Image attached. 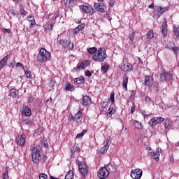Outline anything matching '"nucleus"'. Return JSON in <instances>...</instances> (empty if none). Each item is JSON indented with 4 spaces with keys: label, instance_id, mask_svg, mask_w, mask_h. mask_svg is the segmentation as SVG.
Segmentation results:
<instances>
[{
    "label": "nucleus",
    "instance_id": "nucleus-46",
    "mask_svg": "<svg viewBox=\"0 0 179 179\" xmlns=\"http://www.w3.org/2000/svg\"><path fill=\"white\" fill-rule=\"evenodd\" d=\"M30 23V27H34L36 26V21H33V20H31V22H29Z\"/></svg>",
    "mask_w": 179,
    "mask_h": 179
},
{
    "label": "nucleus",
    "instance_id": "nucleus-34",
    "mask_svg": "<svg viewBox=\"0 0 179 179\" xmlns=\"http://www.w3.org/2000/svg\"><path fill=\"white\" fill-rule=\"evenodd\" d=\"M85 132H86V131L83 130L81 133L78 134L76 138V139H82V138H83Z\"/></svg>",
    "mask_w": 179,
    "mask_h": 179
},
{
    "label": "nucleus",
    "instance_id": "nucleus-27",
    "mask_svg": "<svg viewBox=\"0 0 179 179\" xmlns=\"http://www.w3.org/2000/svg\"><path fill=\"white\" fill-rule=\"evenodd\" d=\"M173 34L176 37V38H178V37H179V27L178 26L174 25V27H173Z\"/></svg>",
    "mask_w": 179,
    "mask_h": 179
},
{
    "label": "nucleus",
    "instance_id": "nucleus-2",
    "mask_svg": "<svg viewBox=\"0 0 179 179\" xmlns=\"http://www.w3.org/2000/svg\"><path fill=\"white\" fill-rule=\"evenodd\" d=\"M51 59V53L47 51L45 48H41L39 51V53L37 56V61L38 62H47V61H50Z\"/></svg>",
    "mask_w": 179,
    "mask_h": 179
},
{
    "label": "nucleus",
    "instance_id": "nucleus-47",
    "mask_svg": "<svg viewBox=\"0 0 179 179\" xmlns=\"http://www.w3.org/2000/svg\"><path fill=\"white\" fill-rule=\"evenodd\" d=\"M57 17H59V11H57L53 17V19L56 20Z\"/></svg>",
    "mask_w": 179,
    "mask_h": 179
},
{
    "label": "nucleus",
    "instance_id": "nucleus-15",
    "mask_svg": "<svg viewBox=\"0 0 179 179\" xmlns=\"http://www.w3.org/2000/svg\"><path fill=\"white\" fill-rule=\"evenodd\" d=\"M72 120H75L77 124L82 122V120H83V117H82V111L78 110L75 116H71Z\"/></svg>",
    "mask_w": 179,
    "mask_h": 179
},
{
    "label": "nucleus",
    "instance_id": "nucleus-32",
    "mask_svg": "<svg viewBox=\"0 0 179 179\" xmlns=\"http://www.w3.org/2000/svg\"><path fill=\"white\" fill-rule=\"evenodd\" d=\"M108 148H110L109 145H105L103 147H102L100 150L101 153H107V150H108Z\"/></svg>",
    "mask_w": 179,
    "mask_h": 179
},
{
    "label": "nucleus",
    "instance_id": "nucleus-31",
    "mask_svg": "<svg viewBox=\"0 0 179 179\" xmlns=\"http://www.w3.org/2000/svg\"><path fill=\"white\" fill-rule=\"evenodd\" d=\"M98 50L97 48L96 47H92V48H90L87 50V52L89 54H96V52H97Z\"/></svg>",
    "mask_w": 179,
    "mask_h": 179
},
{
    "label": "nucleus",
    "instance_id": "nucleus-50",
    "mask_svg": "<svg viewBox=\"0 0 179 179\" xmlns=\"http://www.w3.org/2000/svg\"><path fill=\"white\" fill-rule=\"evenodd\" d=\"M59 44H60V45H63L64 48L65 45H65L66 44L65 41H63V40L59 41Z\"/></svg>",
    "mask_w": 179,
    "mask_h": 179
},
{
    "label": "nucleus",
    "instance_id": "nucleus-26",
    "mask_svg": "<svg viewBox=\"0 0 179 179\" xmlns=\"http://www.w3.org/2000/svg\"><path fill=\"white\" fill-rule=\"evenodd\" d=\"M122 86H123V88L125 89V90H128V77L125 76L123 78Z\"/></svg>",
    "mask_w": 179,
    "mask_h": 179
},
{
    "label": "nucleus",
    "instance_id": "nucleus-20",
    "mask_svg": "<svg viewBox=\"0 0 179 179\" xmlns=\"http://www.w3.org/2000/svg\"><path fill=\"white\" fill-rule=\"evenodd\" d=\"M134 127L138 130L143 129V125H142V122L134 120L133 122Z\"/></svg>",
    "mask_w": 179,
    "mask_h": 179
},
{
    "label": "nucleus",
    "instance_id": "nucleus-22",
    "mask_svg": "<svg viewBox=\"0 0 179 179\" xmlns=\"http://www.w3.org/2000/svg\"><path fill=\"white\" fill-rule=\"evenodd\" d=\"M151 156L153 157L154 160H156V162H159L160 160V154L157 151L151 152Z\"/></svg>",
    "mask_w": 179,
    "mask_h": 179
},
{
    "label": "nucleus",
    "instance_id": "nucleus-40",
    "mask_svg": "<svg viewBox=\"0 0 179 179\" xmlns=\"http://www.w3.org/2000/svg\"><path fill=\"white\" fill-rule=\"evenodd\" d=\"M25 76L27 78H31V72L30 71L26 70L24 69Z\"/></svg>",
    "mask_w": 179,
    "mask_h": 179
},
{
    "label": "nucleus",
    "instance_id": "nucleus-41",
    "mask_svg": "<svg viewBox=\"0 0 179 179\" xmlns=\"http://www.w3.org/2000/svg\"><path fill=\"white\" fill-rule=\"evenodd\" d=\"M38 177H39V179H47V178H48V176H47V174L43 173H40Z\"/></svg>",
    "mask_w": 179,
    "mask_h": 179
},
{
    "label": "nucleus",
    "instance_id": "nucleus-44",
    "mask_svg": "<svg viewBox=\"0 0 179 179\" xmlns=\"http://www.w3.org/2000/svg\"><path fill=\"white\" fill-rule=\"evenodd\" d=\"M16 68H22V69H24V67H23V64L20 62H18L15 65Z\"/></svg>",
    "mask_w": 179,
    "mask_h": 179
},
{
    "label": "nucleus",
    "instance_id": "nucleus-17",
    "mask_svg": "<svg viewBox=\"0 0 179 179\" xmlns=\"http://www.w3.org/2000/svg\"><path fill=\"white\" fill-rule=\"evenodd\" d=\"M162 33L164 37L167 36V21L164 20L162 25Z\"/></svg>",
    "mask_w": 179,
    "mask_h": 179
},
{
    "label": "nucleus",
    "instance_id": "nucleus-58",
    "mask_svg": "<svg viewBox=\"0 0 179 179\" xmlns=\"http://www.w3.org/2000/svg\"><path fill=\"white\" fill-rule=\"evenodd\" d=\"M148 8H149L150 9H154V8H155V4H154V3H151V4L148 6Z\"/></svg>",
    "mask_w": 179,
    "mask_h": 179
},
{
    "label": "nucleus",
    "instance_id": "nucleus-11",
    "mask_svg": "<svg viewBox=\"0 0 179 179\" xmlns=\"http://www.w3.org/2000/svg\"><path fill=\"white\" fill-rule=\"evenodd\" d=\"M26 143V135L24 134H22L20 136H18L17 138V145L19 146H24Z\"/></svg>",
    "mask_w": 179,
    "mask_h": 179
},
{
    "label": "nucleus",
    "instance_id": "nucleus-16",
    "mask_svg": "<svg viewBox=\"0 0 179 179\" xmlns=\"http://www.w3.org/2000/svg\"><path fill=\"white\" fill-rule=\"evenodd\" d=\"M64 92H75V87L73 85L71 84V83H66L64 85Z\"/></svg>",
    "mask_w": 179,
    "mask_h": 179
},
{
    "label": "nucleus",
    "instance_id": "nucleus-23",
    "mask_svg": "<svg viewBox=\"0 0 179 179\" xmlns=\"http://www.w3.org/2000/svg\"><path fill=\"white\" fill-rule=\"evenodd\" d=\"M90 104V98L89 96H84L83 98V106H89Z\"/></svg>",
    "mask_w": 179,
    "mask_h": 179
},
{
    "label": "nucleus",
    "instance_id": "nucleus-48",
    "mask_svg": "<svg viewBox=\"0 0 179 179\" xmlns=\"http://www.w3.org/2000/svg\"><path fill=\"white\" fill-rule=\"evenodd\" d=\"M85 76H87V78H90V76H92V72H90V71H86Z\"/></svg>",
    "mask_w": 179,
    "mask_h": 179
},
{
    "label": "nucleus",
    "instance_id": "nucleus-21",
    "mask_svg": "<svg viewBox=\"0 0 179 179\" xmlns=\"http://www.w3.org/2000/svg\"><path fill=\"white\" fill-rule=\"evenodd\" d=\"M76 0H66L65 6L66 8H73L75 6V2Z\"/></svg>",
    "mask_w": 179,
    "mask_h": 179
},
{
    "label": "nucleus",
    "instance_id": "nucleus-39",
    "mask_svg": "<svg viewBox=\"0 0 179 179\" xmlns=\"http://www.w3.org/2000/svg\"><path fill=\"white\" fill-rule=\"evenodd\" d=\"M9 178V172L8 169H6L5 172L3 174V179H8Z\"/></svg>",
    "mask_w": 179,
    "mask_h": 179
},
{
    "label": "nucleus",
    "instance_id": "nucleus-10",
    "mask_svg": "<svg viewBox=\"0 0 179 179\" xmlns=\"http://www.w3.org/2000/svg\"><path fill=\"white\" fill-rule=\"evenodd\" d=\"M160 78L162 82H164V80L166 82H171V79H173V74L171 73L164 72L161 74Z\"/></svg>",
    "mask_w": 179,
    "mask_h": 179
},
{
    "label": "nucleus",
    "instance_id": "nucleus-57",
    "mask_svg": "<svg viewBox=\"0 0 179 179\" xmlns=\"http://www.w3.org/2000/svg\"><path fill=\"white\" fill-rule=\"evenodd\" d=\"M156 150L159 154L163 153V150L160 148H157Z\"/></svg>",
    "mask_w": 179,
    "mask_h": 179
},
{
    "label": "nucleus",
    "instance_id": "nucleus-29",
    "mask_svg": "<svg viewBox=\"0 0 179 179\" xmlns=\"http://www.w3.org/2000/svg\"><path fill=\"white\" fill-rule=\"evenodd\" d=\"M9 96H10V97H13V99H15V97L17 96V91L15 89L10 90Z\"/></svg>",
    "mask_w": 179,
    "mask_h": 179
},
{
    "label": "nucleus",
    "instance_id": "nucleus-56",
    "mask_svg": "<svg viewBox=\"0 0 179 179\" xmlns=\"http://www.w3.org/2000/svg\"><path fill=\"white\" fill-rule=\"evenodd\" d=\"M28 101H29V103H33V101H34V98L33 96H30Z\"/></svg>",
    "mask_w": 179,
    "mask_h": 179
},
{
    "label": "nucleus",
    "instance_id": "nucleus-54",
    "mask_svg": "<svg viewBox=\"0 0 179 179\" xmlns=\"http://www.w3.org/2000/svg\"><path fill=\"white\" fill-rule=\"evenodd\" d=\"M73 31L74 34H78V33H79V31H80L79 29H78V28L76 27V29H73Z\"/></svg>",
    "mask_w": 179,
    "mask_h": 179
},
{
    "label": "nucleus",
    "instance_id": "nucleus-13",
    "mask_svg": "<svg viewBox=\"0 0 179 179\" xmlns=\"http://www.w3.org/2000/svg\"><path fill=\"white\" fill-rule=\"evenodd\" d=\"M144 83L145 86H148V87H152V86H153V83H155L153 77H152V76H145V80Z\"/></svg>",
    "mask_w": 179,
    "mask_h": 179
},
{
    "label": "nucleus",
    "instance_id": "nucleus-38",
    "mask_svg": "<svg viewBox=\"0 0 179 179\" xmlns=\"http://www.w3.org/2000/svg\"><path fill=\"white\" fill-rule=\"evenodd\" d=\"M101 71L103 73H107V71H108V65L102 66Z\"/></svg>",
    "mask_w": 179,
    "mask_h": 179
},
{
    "label": "nucleus",
    "instance_id": "nucleus-49",
    "mask_svg": "<svg viewBox=\"0 0 179 179\" xmlns=\"http://www.w3.org/2000/svg\"><path fill=\"white\" fill-rule=\"evenodd\" d=\"M134 113H135V105H133L131 107V114H134Z\"/></svg>",
    "mask_w": 179,
    "mask_h": 179
},
{
    "label": "nucleus",
    "instance_id": "nucleus-9",
    "mask_svg": "<svg viewBox=\"0 0 179 179\" xmlns=\"http://www.w3.org/2000/svg\"><path fill=\"white\" fill-rule=\"evenodd\" d=\"M110 173L108 172V170L106 167H102L100 169V170L98 171V177L99 178H107L108 177Z\"/></svg>",
    "mask_w": 179,
    "mask_h": 179
},
{
    "label": "nucleus",
    "instance_id": "nucleus-51",
    "mask_svg": "<svg viewBox=\"0 0 179 179\" xmlns=\"http://www.w3.org/2000/svg\"><path fill=\"white\" fill-rule=\"evenodd\" d=\"M2 31L3 32V33H10V29H2Z\"/></svg>",
    "mask_w": 179,
    "mask_h": 179
},
{
    "label": "nucleus",
    "instance_id": "nucleus-8",
    "mask_svg": "<svg viewBox=\"0 0 179 179\" xmlns=\"http://www.w3.org/2000/svg\"><path fill=\"white\" fill-rule=\"evenodd\" d=\"M164 118L162 117H157L151 119L149 122V124L150 127H155V125H157V124H162V122H164Z\"/></svg>",
    "mask_w": 179,
    "mask_h": 179
},
{
    "label": "nucleus",
    "instance_id": "nucleus-3",
    "mask_svg": "<svg viewBox=\"0 0 179 179\" xmlns=\"http://www.w3.org/2000/svg\"><path fill=\"white\" fill-rule=\"evenodd\" d=\"M30 150L31 152V157L33 163L36 164L40 163L41 161V155H40V150L36 148V145L31 144L30 145Z\"/></svg>",
    "mask_w": 179,
    "mask_h": 179
},
{
    "label": "nucleus",
    "instance_id": "nucleus-33",
    "mask_svg": "<svg viewBox=\"0 0 179 179\" xmlns=\"http://www.w3.org/2000/svg\"><path fill=\"white\" fill-rule=\"evenodd\" d=\"M74 45L72 43L69 42L68 45H64V50H73Z\"/></svg>",
    "mask_w": 179,
    "mask_h": 179
},
{
    "label": "nucleus",
    "instance_id": "nucleus-52",
    "mask_svg": "<svg viewBox=\"0 0 179 179\" xmlns=\"http://www.w3.org/2000/svg\"><path fill=\"white\" fill-rule=\"evenodd\" d=\"M31 20L34 21V17H33L31 15H29L28 16V21L31 22Z\"/></svg>",
    "mask_w": 179,
    "mask_h": 179
},
{
    "label": "nucleus",
    "instance_id": "nucleus-62",
    "mask_svg": "<svg viewBox=\"0 0 179 179\" xmlns=\"http://www.w3.org/2000/svg\"><path fill=\"white\" fill-rule=\"evenodd\" d=\"M106 145H108L110 146V138L106 139Z\"/></svg>",
    "mask_w": 179,
    "mask_h": 179
},
{
    "label": "nucleus",
    "instance_id": "nucleus-43",
    "mask_svg": "<svg viewBox=\"0 0 179 179\" xmlns=\"http://www.w3.org/2000/svg\"><path fill=\"white\" fill-rule=\"evenodd\" d=\"M134 37H135V32L133 31L131 33L130 36H129V40L130 41H134Z\"/></svg>",
    "mask_w": 179,
    "mask_h": 179
},
{
    "label": "nucleus",
    "instance_id": "nucleus-55",
    "mask_svg": "<svg viewBox=\"0 0 179 179\" xmlns=\"http://www.w3.org/2000/svg\"><path fill=\"white\" fill-rule=\"evenodd\" d=\"M172 50L173 51H174V52H177V51H178L179 48L178 47H172Z\"/></svg>",
    "mask_w": 179,
    "mask_h": 179
},
{
    "label": "nucleus",
    "instance_id": "nucleus-25",
    "mask_svg": "<svg viewBox=\"0 0 179 179\" xmlns=\"http://www.w3.org/2000/svg\"><path fill=\"white\" fill-rule=\"evenodd\" d=\"M73 171L72 170H70L67 172L64 179H73Z\"/></svg>",
    "mask_w": 179,
    "mask_h": 179
},
{
    "label": "nucleus",
    "instance_id": "nucleus-60",
    "mask_svg": "<svg viewBox=\"0 0 179 179\" xmlns=\"http://www.w3.org/2000/svg\"><path fill=\"white\" fill-rule=\"evenodd\" d=\"M10 13H11V15H13V16H15L16 15V13H15V10H10Z\"/></svg>",
    "mask_w": 179,
    "mask_h": 179
},
{
    "label": "nucleus",
    "instance_id": "nucleus-30",
    "mask_svg": "<svg viewBox=\"0 0 179 179\" xmlns=\"http://www.w3.org/2000/svg\"><path fill=\"white\" fill-rule=\"evenodd\" d=\"M164 127L166 129H169L171 127V121L170 119H166L164 122Z\"/></svg>",
    "mask_w": 179,
    "mask_h": 179
},
{
    "label": "nucleus",
    "instance_id": "nucleus-53",
    "mask_svg": "<svg viewBox=\"0 0 179 179\" xmlns=\"http://www.w3.org/2000/svg\"><path fill=\"white\" fill-rule=\"evenodd\" d=\"M85 28V25L83 24H80V25H78L77 29H78L80 30V31Z\"/></svg>",
    "mask_w": 179,
    "mask_h": 179
},
{
    "label": "nucleus",
    "instance_id": "nucleus-35",
    "mask_svg": "<svg viewBox=\"0 0 179 179\" xmlns=\"http://www.w3.org/2000/svg\"><path fill=\"white\" fill-rule=\"evenodd\" d=\"M20 13L22 16H26V10H24V8H23V6H20Z\"/></svg>",
    "mask_w": 179,
    "mask_h": 179
},
{
    "label": "nucleus",
    "instance_id": "nucleus-24",
    "mask_svg": "<svg viewBox=\"0 0 179 179\" xmlns=\"http://www.w3.org/2000/svg\"><path fill=\"white\" fill-rule=\"evenodd\" d=\"M23 113L26 117H30L31 115V109L28 106H25L23 110Z\"/></svg>",
    "mask_w": 179,
    "mask_h": 179
},
{
    "label": "nucleus",
    "instance_id": "nucleus-42",
    "mask_svg": "<svg viewBox=\"0 0 179 179\" xmlns=\"http://www.w3.org/2000/svg\"><path fill=\"white\" fill-rule=\"evenodd\" d=\"M114 96H115L114 92H112V93L110 94V101H111L112 104H114V103H115V99H114Z\"/></svg>",
    "mask_w": 179,
    "mask_h": 179
},
{
    "label": "nucleus",
    "instance_id": "nucleus-59",
    "mask_svg": "<svg viewBox=\"0 0 179 179\" xmlns=\"http://www.w3.org/2000/svg\"><path fill=\"white\" fill-rule=\"evenodd\" d=\"M145 101H146V103H149L150 101V97L146 96L145 97Z\"/></svg>",
    "mask_w": 179,
    "mask_h": 179
},
{
    "label": "nucleus",
    "instance_id": "nucleus-37",
    "mask_svg": "<svg viewBox=\"0 0 179 179\" xmlns=\"http://www.w3.org/2000/svg\"><path fill=\"white\" fill-rule=\"evenodd\" d=\"M83 82H85V78H83V77L76 78V83H77L78 85H81Z\"/></svg>",
    "mask_w": 179,
    "mask_h": 179
},
{
    "label": "nucleus",
    "instance_id": "nucleus-1",
    "mask_svg": "<svg viewBox=\"0 0 179 179\" xmlns=\"http://www.w3.org/2000/svg\"><path fill=\"white\" fill-rule=\"evenodd\" d=\"M107 58V52L105 48H100L92 56V59L96 62H103Z\"/></svg>",
    "mask_w": 179,
    "mask_h": 179
},
{
    "label": "nucleus",
    "instance_id": "nucleus-5",
    "mask_svg": "<svg viewBox=\"0 0 179 179\" xmlns=\"http://www.w3.org/2000/svg\"><path fill=\"white\" fill-rule=\"evenodd\" d=\"M90 65V62H89L88 60L83 61L80 64H78L76 68H74V71L76 72H79L82 71V69H85V68H87Z\"/></svg>",
    "mask_w": 179,
    "mask_h": 179
},
{
    "label": "nucleus",
    "instance_id": "nucleus-28",
    "mask_svg": "<svg viewBox=\"0 0 179 179\" xmlns=\"http://www.w3.org/2000/svg\"><path fill=\"white\" fill-rule=\"evenodd\" d=\"M114 113H115V108L110 107L107 111L108 117H112L113 114H114Z\"/></svg>",
    "mask_w": 179,
    "mask_h": 179
},
{
    "label": "nucleus",
    "instance_id": "nucleus-63",
    "mask_svg": "<svg viewBox=\"0 0 179 179\" xmlns=\"http://www.w3.org/2000/svg\"><path fill=\"white\" fill-rule=\"evenodd\" d=\"M110 6H114V2H110Z\"/></svg>",
    "mask_w": 179,
    "mask_h": 179
},
{
    "label": "nucleus",
    "instance_id": "nucleus-18",
    "mask_svg": "<svg viewBox=\"0 0 179 179\" xmlns=\"http://www.w3.org/2000/svg\"><path fill=\"white\" fill-rule=\"evenodd\" d=\"M155 8L158 13H161V15L164 13V12H167V10H169V7H162L159 6H155Z\"/></svg>",
    "mask_w": 179,
    "mask_h": 179
},
{
    "label": "nucleus",
    "instance_id": "nucleus-61",
    "mask_svg": "<svg viewBox=\"0 0 179 179\" xmlns=\"http://www.w3.org/2000/svg\"><path fill=\"white\" fill-rule=\"evenodd\" d=\"M43 146H44L45 148H48V143H47V142H44L42 143Z\"/></svg>",
    "mask_w": 179,
    "mask_h": 179
},
{
    "label": "nucleus",
    "instance_id": "nucleus-36",
    "mask_svg": "<svg viewBox=\"0 0 179 179\" xmlns=\"http://www.w3.org/2000/svg\"><path fill=\"white\" fill-rule=\"evenodd\" d=\"M147 37L148 38H153L155 37V34H153V30H150L147 33Z\"/></svg>",
    "mask_w": 179,
    "mask_h": 179
},
{
    "label": "nucleus",
    "instance_id": "nucleus-7",
    "mask_svg": "<svg viewBox=\"0 0 179 179\" xmlns=\"http://www.w3.org/2000/svg\"><path fill=\"white\" fill-rule=\"evenodd\" d=\"M143 171L142 169H135V170H131V177L133 179H141L142 177Z\"/></svg>",
    "mask_w": 179,
    "mask_h": 179
},
{
    "label": "nucleus",
    "instance_id": "nucleus-64",
    "mask_svg": "<svg viewBox=\"0 0 179 179\" xmlns=\"http://www.w3.org/2000/svg\"><path fill=\"white\" fill-rule=\"evenodd\" d=\"M50 179H57V178H55L54 176H50Z\"/></svg>",
    "mask_w": 179,
    "mask_h": 179
},
{
    "label": "nucleus",
    "instance_id": "nucleus-19",
    "mask_svg": "<svg viewBox=\"0 0 179 179\" xmlns=\"http://www.w3.org/2000/svg\"><path fill=\"white\" fill-rule=\"evenodd\" d=\"M6 62H8V55L5 56L0 61V71H2L3 68H5V65H6Z\"/></svg>",
    "mask_w": 179,
    "mask_h": 179
},
{
    "label": "nucleus",
    "instance_id": "nucleus-12",
    "mask_svg": "<svg viewBox=\"0 0 179 179\" xmlns=\"http://www.w3.org/2000/svg\"><path fill=\"white\" fill-rule=\"evenodd\" d=\"M80 8L83 12H85V13H94V9H93V8H92L90 6L83 5L80 6Z\"/></svg>",
    "mask_w": 179,
    "mask_h": 179
},
{
    "label": "nucleus",
    "instance_id": "nucleus-14",
    "mask_svg": "<svg viewBox=\"0 0 179 179\" xmlns=\"http://www.w3.org/2000/svg\"><path fill=\"white\" fill-rule=\"evenodd\" d=\"M120 68L122 71H124V72H127L128 71H132V64H129V63H122V64H120Z\"/></svg>",
    "mask_w": 179,
    "mask_h": 179
},
{
    "label": "nucleus",
    "instance_id": "nucleus-45",
    "mask_svg": "<svg viewBox=\"0 0 179 179\" xmlns=\"http://www.w3.org/2000/svg\"><path fill=\"white\" fill-rule=\"evenodd\" d=\"M108 168H109V170H110V171H115L116 170L115 168L113 166V164H109Z\"/></svg>",
    "mask_w": 179,
    "mask_h": 179
},
{
    "label": "nucleus",
    "instance_id": "nucleus-6",
    "mask_svg": "<svg viewBox=\"0 0 179 179\" xmlns=\"http://www.w3.org/2000/svg\"><path fill=\"white\" fill-rule=\"evenodd\" d=\"M94 8L97 12H101V13H104L107 10V8L104 6L103 3H94Z\"/></svg>",
    "mask_w": 179,
    "mask_h": 179
},
{
    "label": "nucleus",
    "instance_id": "nucleus-4",
    "mask_svg": "<svg viewBox=\"0 0 179 179\" xmlns=\"http://www.w3.org/2000/svg\"><path fill=\"white\" fill-rule=\"evenodd\" d=\"M78 167L79 171L83 176V177H86L87 173H89V169L87 168V165L84 162H78Z\"/></svg>",
    "mask_w": 179,
    "mask_h": 179
}]
</instances>
